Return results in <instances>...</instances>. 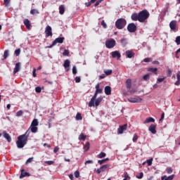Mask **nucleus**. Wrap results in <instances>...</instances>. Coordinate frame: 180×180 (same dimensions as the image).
<instances>
[{
  "label": "nucleus",
  "instance_id": "f257e3e1",
  "mask_svg": "<svg viewBox=\"0 0 180 180\" xmlns=\"http://www.w3.org/2000/svg\"><path fill=\"white\" fill-rule=\"evenodd\" d=\"M29 134H30V131L27 130L24 134L18 137V141H16L18 148H23V147L27 144Z\"/></svg>",
  "mask_w": 180,
  "mask_h": 180
},
{
  "label": "nucleus",
  "instance_id": "f03ea898",
  "mask_svg": "<svg viewBox=\"0 0 180 180\" xmlns=\"http://www.w3.org/2000/svg\"><path fill=\"white\" fill-rule=\"evenodd\" d=\"M127 23V21L124 18H119L115 22V27L117 29H119L120 30H122L126 26Z\"/></svg>",
  "mask_w": 180,
  "mask_h": 180
},
{
  "label": "nucleus",
  "instance_id": "7ed1b4c3",
  "mask_svg": "<svg viewBox=\"0 0 180 180\" xmlns=\"http://www.w3.org/2000/svg\"><path fill=\"white\" fill-rule=\"evenodd\" d=\"M139 22H143L145 20H146V19H148V17L150 16V13H148V11H147V10H143L139 12Z\"/></svg>",
  "mask_w": 180,
  "mask_h": 180
},
{
  "label": "nucleus",
  "instance_id": "20e7f679",
  "mask_svg": "<svg viewBox=\"0 0 180 180\" xmlns=\"http://www.w3.org/2000/svg\"><path fill=\"white\" fill-rule=\"evenodd\" d=\"M38 126H39V121L37 120V119L33 120L30 128L28 129L30 133V131H32V133H37V127Z\"/></svg>",
  "mask_w": 180,
  "mask_h": 180
},
{
  "label": "nucleus",
  "instance_id": "39448f33",
  "mask_svg": "<svg viewBox=\"0 0 180 180\" xmlns=\"http://www.w3.org/2000/svg\"><path fill=\"white\" fill-rule=\"evenodd\" d=\"M64 37H58L53 41L51 45L46 46V49H51V47H53V46H56V44H58V43L62 44V43H64Z\"/></svg>",
  "mask_w": 180,
  "mask_h": 180
},
{
  "label": "nucleus",
  "instance_id": "423d86ee",
  "mask_svg": "<svg viewBox=\"0 0 180 180\" xmlns=\"http://www.w3.org/2000/svg\"><path fill=\"white\" fill-rule=\"evenodd\" d=\"M116 46V41L115 39H110L105 41V47L107 49H113Z\"/></svg>",
  "mask_w": 180,
  "mask_h": 180
},
{
  "label": "nucleus",
  "instance_id": "0eeeda50",
  "mask_svg": "<svg viewBox=\"0 0 180 180\" xmlns=\"http://www.w3.org/2000/svg\"><path fill=\"white\" fill-rule=\"evenodd\" d=\"M127 30L129 33H134L137 30V26H136L135 23H130L127 26Z\"/></svg>",
  "mask_w": 180,
  "mask_h": 180
},
{
  "label": "nucleus",
  "instance_id": "6e6552de",
  "mask_svg": "<svg viewBox=\"0 0 180 180\" xmlns=\"http://www.w3.org/2000/svg\"><path fill=\"white\" fill-rule=\"evenodd\" d=\"M127 101L130 102V103H140L143 99L140 97L136 98H129Z\"/></svg>",
  "mask_w": 180,
  "mask_h": 180
},
{
  "label": "nucleus",
  "instance_id": "1a4fd4ad",
  "mask_svg": "<svg viewBox=\"0 0 180 180\" xmlns=\"http://www.w3.org/2000/svg\"><path fill=\"white\" fill-rule=\"evenodd\" d=\"M45 34L46 37H51V36H53L52 29L49 25L46 26L45 28Z\"/></svg>",
  "mask_w": 180,
  "mask_h": 180
},
{
  "label": "nucleus",
  "instance_id": "9d476101",
  "mask_svg": "<svg viewBox=\"0 0 180 180\" xmlns=\"http://www.w3.org/2000/svg\"><path fill=\"white\" fill-rule=\"evenodd\" d=\"M96 96H98V93L95 91L94 95L91 98V101L89 103V108H92V106H95V100L96 99Z\"/></svg>",
  "mask_w": 180,
  "mask_h": 180
},
{
  "label": "nucleus",
  "instance_id": "9b49d317",
  "mask_svg": "<svg viewBox=\"0 0 180 180\" xmlns=\"http://www.w3.org/2000/svg\"><path fill=\"white\" fill-rule=\"evenodd\" d=\"M96 96H98V93L95 91L94 95L91 98V101L89 103V108H92V106H95V100L96 99Z\"/></svg>",
  "mask_w": 180,
  "mask_h": 180
},
{
  "label": "nucleus",
  "instance_id": "f8f14e48",
  "mask_svg": "<svg viewBox=\"0 0 180 180\" xmlns=\"http://www.w3.org/2000/svg\"><path fill=\"white\" fill-rule=\"evenodd\" d=\"M111 56L112 58H117V60H120V58L122 57V55L120 54V52L119 51H115L111 52Z\"/></svg>",
  "mask_w": 180,
  "mask_h": 180
},
{
  "label": "nucleus",
  "instance_id": "ddd939ff",
  "mask_svg": "<svg viewBox=\"0 0 180 180\" xmlns=\"http://www.w3.org/2000/svg\"><path fill=\"white\" fill-rule=\"evenodd\" d=\"M109 168V165H104L102 167H101L99 169L96 170V172L98 174H101V172H105L106 169Z\"/></svg>",
  "mask_w": 180,
  "mask_h": 180
},
{
  "label": "nucleus",
  "instance_id": "4468645a",
  "mask_svg": "<svg viewBox=\"0 0 180 180\" xmlns=\"http://www.w3.org/2000/svg\"><path fill=\"white\" fill-rule=\"evenodd\" d=\"M70 60L68 59H66L63 63V67L64 68H65L67 72L70 71Z\"/></svg>",
  "mask_w": 180,
  "mask_h": 180
},
{
  "label": "nucleus",
  "instance_id": "2eb2a0df",
  "mask_svg": "<svg viewBox=\"0 0 180 180\" xmlns=\"http://www.w3.org/2000/svg\"><path fill=\"white\" fill-rule=\"evenodd\" d=\"M127 129V124H124L123 126H120L117 129L118 134H123V131Z\"/></svg>",
  "mask_w": 180,
  "mask_h": 180
},
{
  "label": "nucleus",
  "instance_id": "dca6fc26",
  "mask_svg": "<svg viewBox=\"0 0 180 180\" xmlns=\"http://www.w3.org/2000/svg\"><path fill=\"white\" fill-rule=\"evenodd\" d=\"M125 56L127 57V58H133V57H134V52L130 50L126 51Z\"/></svg>",
  "mask_w": 180,
  "mask_h": 180
},
{
  "label": "nucleus",
  "instance_id": "f3484780",
  "mask_svg": "<svg viewBox=\"0 0 180 180\" xmlns=\"http://www.w3.org/2000/svg\"><path fill=\"white\" fill-rule=\"evenodd\" d=\"M25 176H30V174L28 172H25V169H21V174L20 175V179L25 178Z\"/></svg>",
  "mask_w": 180,
  "mask_h": 180
},
{
  "label": "nucleus",
  "instance_id": "a211bd4d",
  "mask_svg": "<svg viewBox=\"0 0 180 180\" xmlns=\"http://www.w3.org/2000/svg\"><path fill=\"white\" fill-rule=\"evenodd\" d=\"M156 129V126L154 124H151L148 130L149 131H150V133H152V134H155V133H157V130H155Z\"/></svg>",
  "mask_w": 180,
  "mask_h": 180
},
{
  "label": "nucleus",
  "instance_id": "6ab92c4d",
  "mask_svg": "<svg viewBox=\"0 0 180 180\" xmlns=\"http://www.w3.org/2000/svg\"><path fill=\"white\" fill-rule=\"evenodd\" d=\"M104 92L105 95H110L112 94V88L109 86H106L104 88Z\"/></svg>",
  "mask_w": 180,
  "mask_h": 180
},
{
  "label": "nucleus",
  "instance_id": "aec40b11",
  "mask_svg": "<svg viewBox=\"0 0 180 180\" xmlns=\"http://www.w3.org/2000/svg\"><path fill=\"white\" fill-rule=\"evenodd\" d=\"M19 71H20V63H17L13 70V74H16Z\"/></svg>",
  "mask_w": 180,
  "mask_h": 180
},
{
  "label": "nucleus",
  "instance_id": "412c9836",
  "mask_svg": "<svg viewBox=\"0 0 180 180\" xmlns=\"http://www.w3.org/2000/svg\"><path fill=\"white\" fill-rule=\"evenodd\" d=\"M169 27L172 30H175V29L176 28V21L172 20V22H170Z\"/></svg>",
  "mask_w": 180,
  "mask_h": 180
},
{
  "label": "nucleus",
  "instance_id": "4be33fe9",
  "mask_svg": "<svg viewBox=\"0 0 180 180\" xmlns=\"http://www.w3.org/2000/svg\"><path fill=\"white\" fill-rule=\"evenodd\" d=\"M3 136L4 139H6L7 141H8V143H11V141H12V139L11 138V135H9V134L6 132H4Z\"/></svg>",
  "mask_w": 180,
  "mask_h": 180
},
{
  "label": "nucleus",
  "instance_id": "5701e85b",
  "mask_svg": "<svg viewBox=\"0 0 180 180\" xmlns=\"http://www.w3.org/2000/svg\"><path fill=\"white\" fill-rule=\"evenodd\" d=\"M154 122H155V120L151 117H149L146 118L143 123L144 124H147V123H154Z\"/></svg>",
  "mask_w": 180,
  "mask_h": 180
},
{
  "label": "nucleus",
  "instance_id": "b1692460",
  "mask_svg": "<svg viewBox=\"0 0 180 180\" xmlns=\"http://www.w3.org/2000/svg\"><path fill=\"white\" fill-rule=\"evenodd\" d=\"M103 99V96H100V97L97 98L96 99L94 105H95V106H99V103H101L102 102Z\"/></svg>",
  "mask_w": 180,
  "mask_h": 180
},
{
  "label": "nucleus",
  "instance_id": "393cba45",
  "mask_svg": "<svg viewBox=\"0 0 180 180\" xmlns=\"http://www.w3.org/2000/svg\"><path fill=\"white\" fill-rule=\"evenodd\" d=\"M174 176H175V175H174V174H172L169 176H163L161 177V179L162 180H172V179H174Z\"/></svg>",
  "mask_w": 180,
  "mask_h": 180
},
{
  "label": "nucleus",
  "instance_id": "a878e982",
  "mask_svg": "<svg viewBox=\"0 0 180 180\" xmlns=\"http://www.w3.org/2000/svg\"><path fill=\"white\" fill-rule=\"evenodd\" d=\"M131 19H132V20H134V21H137V20H139V14H137V13H133L132 15H131Z\"/></svg>",
  "mask_w": 180,
  "mask_h": 180
},
{
  "label": "nucleus",
  "instance_id": "bb28decb",
  "mask_svg": "<svg viewBox=\"0 0 180 180\" xmlns=\"http://www.w3.org/2000/svg\"><path fill=\"white\" fill-rule=\"evenodd\" d=\"M65 12V7L64 6V5H61L59 7V13L60 15H64V13Z\"/></svg>",
  "mask_w": 180,
  "mask_h": 180
},
{
  "label": "nucleus",
  "instance_id": "cd10ccee",
  "mask_svg": "<svg viewBox=\"0 0 180 180\" xmlns=\"http://www.w3.org/2000/svg\"><path fill=\"white\" fill-rule=\"evenodd\" d=\"M127 89H130L131 88V79H127L126 81Z\"/></svg>",
  "mask_w": 180,
  "mask_h": 180
},
{
  "label": "nucleus",
  "instance_id": "c85d7f7f",
  "mask_svg": "<svg viewBox=\"0 0 180 180\" xmlns=\"http://www.w3.org/2000/svg\"><path fill=\"white\" fill-rule=\"evenodd\" d=\"M99 86H100L99 84H97L96 85V94H102V92H103V89H100Z\"/></svg>",
  "mask_w": 180,
  "mask_h": 180
},
{
  "label": "nucleus",
  "instance_id": "c756f323",
  "mask_svg": "<svg viewBox=\"0 0 180 180\" xmlns=\"http://www.w3.org/2000/svg\"><path fill=\"white\" fill-rule=\"evenodd\" d=\"M24 25L26 26L27 29H30V21L27 19L24 20Z\"/></svg>",
  "mask_w": 180,
  "mask_h": 180
},
{
  "label": "nucleus",
  "instance_id": "7c9ffc66",
  "mask_svg": "<svg viewBox=\"0 0 180 180\" xmlns=\"http://www.w3.org/2000/svg\"><path fill=\"white\" fill-rule=\"evenodd\" d=\"M148 71H150V72H153V74H157V71H158V69L157 68H149L148 69Z\"/></svg>",
  "mask_w": 180,
  "mask_h": 180
},
{
  "label": "nucleus",
  "instance_id": "2f4dec72",
  "mask_svg": "<svg viewBox=\"0 0 180 180\" xmlns=\"http://www.w3.org/2000/svg\"><path fill=\"white\" fill-rule=\"evenodd\" d=\"M30 13H31V15H39V13H40V12L37 9H32L30 11Z\"/></svg>",
  "mask_w": 180,
  "mask_h": 180
},
{
  "label": "nucleus",
  "instance_id": "473e14b6",
  "mask_svg": "<svg viewBox=\"0 0 180 180\" xmlns=\"http://www.w3.org/2000/svg\"><path fill=\"white\" fill-rule=\"evenodd\" d=\"M79 140H82L83 141H85V140H86V136L84 135V134H81L79 136Z\"/></svg>",
  "mask_w": 180,
  "mask_h": 180
},
{
  "label": "nucleus",
  "instance_id": "72a5a7b5",
  "mask_svg": "<svg viewBox=\"0 0 180 180\" xmlns=\"http://www.w3.org/2000/svg\"><path fill=\"white\" fill-rule=\"evenodd\" d=\"M8 57H9V51L6 50L4 51V60L8 58Z\"/></svg>",
  "mask_w": 180,
  "mask_h": 180
},
{
  "label": "nucleus",
  "instance_id": "f704fd0d",
  "mask_svg": "<svg viewBox=\"0 0 180 180\" xmlns=\"http://www.w3.org/2000/svg\"><path fill=\"white\" fill-rule=\"evenodd\" d=\"M112 72H113V70H105L104 73L105 75H111Z\"/></svg>",
  "mask_w": 180,
  "mask_h": 180
},
{
  "label": "nucleus",
  "instance_id": "c9c22d12",
  "mask_svg": "<svg viewBox=\"0 0 180 180\" xmlns=\"http://www.w3.org/2000/svg\"><path fill=\"white\" fill-rule=\"evenodd\" d=\"M76 120H82V115H81V113H79V112L77 113Z\"/></svg>",
  "mask_w": 180,
  "mask_h": 180
},
{
  "label": "nucleus",
  "instance_id": "e433bc0d",
  "mask_svg": "<svg viewBox=\"0 0 180 180\" xmlns=\"http://www.w3.org/2000/svg\"><path fill=\"white\" fill-rule=\"evenodd\" d=\"M128 91L131 95H133L134 94H136V92H137V89H128Z\"/></svg>",
  "mask_w": 180,
  "mask_h": 180
},
{
  "label": "nucleus",
  "instance_id": "4c0bfd02",
  "mask_svg": "<svg viewBox=\"0 0 180 180\" xmlns=\"http://www.w3.org/2000/svg\"><path fill=\"white\" fill-rule=\"evenodd\" d=\"M143 79L144 81H148V79H150V74L145 75L143 77Z\"/></svg>",
  "mask_w": 180,
  "mask_h": 180
},
{
  "label": "nucleus",
  "instance_id": "58836bf2",
  "mask_svg": "<svg viewBox=\"0 0 180 180\" xmlns=\"http://www.w3.org/2000/svg\"><path fill=\"white\" fill-rule=\"evenodd\" d=\"M173 171H174V170L172 169V167H167V168L166 169V172H167V173L169 174H172Z\"/></svg>",
  "mask_w": 180,
  "mask_h": 180
},
{
  "label": "nucleus",
  "instance_id": "ea45409f",
  "mask_svg": "<svg viewBox=\"0 0 180 180\" xmlns=\"http://www.w3.org/2000/svg\"><path fill=\"white\" fill-rule=\"evenodd\" d=\"M104 157H106V153L101 152L99 155H98V158H103Z\"/></svg>",
  "mask_w": 180,
  "mask_h": 180
},
{
  "label": "nucleus",
  "instance_id": "a19ab883",
  "mask_svg": "<svg viewBox=\"0 0 180 180\" xmlns=\"http://www.w3.org/2000/svg\"><path fill=\"white\" fill-rule=\"evenodd\" d=\"M121 43H122V46H126L127 44V39H121Z\"/></svg>",
  "mask_w": 180,
  "mask_h": 180
},
{
  "label": "nucleus",
  "instance_id": "79ce46f5",
  "mask_svg": "<svg viewBox=\"0 0 180 180\" xmlns=\"http://www.w3.org/2000/svg\"><path fill=\"white\" fill-rule=\"evenodd\" d=\"M35 92H37V94H40L41 92V87L40 86H37L35 88Z\"/></svg>",
  "mask_w": 180,
  "mask_h": 180
},
{
  "label": "nucleus",
  "instance_id": "37998d69",
  "mask_svg": "<svg viewBox=\"0 0 180 180\" xmlns=\"http://www.w3.org/2000/svg\"><path fill=\"white\" fill-rule=\"evenodd\" d=\"M139 139V136H137V134H134V137H133V139H132V141L134 142V143H136V141H137V139Z\"/></svg>",
  "mask_w": 180,
  "mask_h": 180
},
{
  "label": "nucleus",
  "instance_id": "c03bdc74",
  "mask_svg": "<svg viewBox=\"0 0 180 180\" xmlns=\"http://www.w3.org/2000/svg\"><path fill=\"white\" fill-rule=\"evenodd\" d=\"M22 115H23V111H22V110H19L18 112H16V116L18 117L22 116Z\"/></svg>",
  "mask_w": 180,
  "mask_h": 180
},
{
  "label": "nucleus",
  "instance_id": "a18cd8bd",
  "mask_svg": "<svg viewBox=\"0 0 180 180\" xmlns=\"http://www.w3.org/2000/svg\"><path fill=\"white\" fill-rule=\"evenodd\" d=\"M101 25L104 29H106V27H108V25H106V22H105V20L101 21Z\"/></svg>",
  "mask_w": 180,
  "mask_h": 180
},
{
  "label": "nucleus",
  "instance_id": "49530a36",
  "mask_svg": "<svg viewBox=\"0 0 180 180\" xmlns=\"http://www.w3.org/2000/svg\"><path fill=\"white\" fill-rule=\"evenodd\" d=\"M15 54L16 57L19 56V55L20 54V49L15 50Z\"/></svg>",
  "mask_w": 180,
  "mask_h": 180
},
{
  "label": "nucleus",
  "instance_id": "de8ad7c7",
  "mask_svg": "<svg viewBox=\"0 0 180 180\" xmlns=\"http://www.w3.org/2000/svg\"><path fill=\"white\" fill-rule=\"evenodd\" d=\"M77 67L76 66H73V68H72V74L74 75H75L77 74Z\"/></svg>",
  "mask_w": 180,
  "mask_h": 180
},
{
  "label": "nucleus",
  "instance_id": "09e8293b",
  "mask_svg": "<svg viewBox=\"0 0 180 180\" xmlns=\"http://www.w3.org/2000/svg\"><path fill=\"white\" fill-rule=\"evenodd\" d=\"M75 81L77 84H78L79 82H81V77H76L75 78Z\"/></svg>",
  "mask_w": 180,
  "mask_h": 180
},
{
  "label": "nucleus",
  "instance_id": "8fccbe9b",
  "mask_svg": "<svg viewBox=\"0 0 180 180\" xmlns=\"http://www.w3.org/2000/svg\"><path fill=\"white\" fill-rule=\"evenodd\" d=\"M45 164H48V165H53L54 164V161L53 160L46 161Z\"/></svg>",
  "mask_w": 180,
  "mask_h": 180
},
{
  "label": "nucleus",
  "instance_id": "3c124183",
  "mask_svg": "<svg viewBox=\"0 0 180 180\" xmlns=\"http://www.w3.org/2000/svg\"><path fill=\"white\" fill-rule=\"evenodd\" d=\"M33 162V158H30L27 160L25 164H30V162Z\"/></svg>",
  "mask_w": 180,
  "mask_h": 180
},
{
  "label": "nucleus",
  "instance_id": "603ef678",
  "mask_svg": "<svg viewBox=\"0 0 180 180\" xmlns=\"http://www.w3.org/2000/svg\"><path fill=\"white\" fill-rule=\"evenodd\" d=\"M176 43L177 46H179V44H180V36L176 37Z\"/></svg>",
  "mask_w": 180,
  "mask_h": 180
},
{
  "label": "nucleus",
  "instance_id": "864d4df0",
  "mask_svg": "<svg viewBox=\"0 0 180 180\" xmlns=\"http://www.w3.org/2000/svg\"><path fill=\"white\" fill-rule=\"evenodd\" d=\"M143 176H144V174L143 172H141L139 176H136V178L138 179H141L143 178Z\"/></svg>",
  "mask_w": 180,
  "mask_h": 180
},
{
  "label": "nucleus",
  "instance_id": "5fc2aeb1",
  "mask_svg": "<svg viewBox=\"0 0 180 180\" xmlns=\"http://www.w3.org/2000/svg\"><path fill=\"white\" fill-rule=\"evenodd\" d=\"M151 61V58H146L143 59V63H150Z\"/></svg>",
  "mask_w": 180,
  "mask_h": 180
},
{
  "label": "nucleus",
  "instance_id": "6e6d98bb",
  "mask_svg": "<svg viewBox=\"0 0 180 180\" xmlns=\"http://www.w3.org/2000/svg\"><path fill=\"white\" fill-rule=\"evenodd\" d=\"M68 54H70L68 50L65 49L64 52L63 53V56H68Z\"/></svg>",
  "mask_w": 180,
  "mask_h": 180
},
{
  "label": "nucleus",
  "instance_id": "4d7b16f0",
  "mask_svg": "<svg viewBox=\"0 0 180 180\" xmlns=\"http://www.w3.org/2000/svg\"><path fill=\"white\" fill-rule=\"evenodd\" d=\"M147 164L150 167L153 164V159L148 160Z\"/></svg>",
  "mask_w": 180,
  "mask_h": 180
},
{
  "label": "nucleus",
  "instance_id": "13d9d810",
  "mask_svg": "<svg viewBox=\"0 0 180 180\" xmlns=\"http://www.w3.org/2000/svg\"><path fill=\"white\" fill-rule=\"evenodd\" d=\"M75 178H79V171L75 172Z\"/></svg>",
  "mask_w": 180,
  "mask_h": 180
},
{
  "label": "nucleus",
  "instance_id": "bf43d9fd",
  "mask_svg": "<svg viewBox=\"0 0 180 180\" xmlns=\"http://www.w3.org/2000/svg\"><path fill=\"white\" fill-rule=\"evenodd\" d=\"M101 2H103V0H97L95 4V6H98Z\"/></svg>",
  "mask_w": 180,
  "mask_h": 180
},
{
  "label": "nucleus",
  "instance_id": "052dcab7",
  "mask_svg": "<svg viewBox=\"0 0 180 180\" xmlns=\"http://www.w3.org/2000/svg\"><path fill=\"white\" fill-rule=\"evenodd\" d=\"M98 164H100V165H102V164H104V162H106V160H98Z\"/></svg>",
  "mask_w": 180,
  "mask_h": 180
},
{
  "label": "nucleus",
  "instance_id": "680f3d73",
  "mask_svg": "<svg viewBox=\"0 0 180 180\" xmlns=\"http://www.w3.org/2000/svg\"><path fill=\"white\" fill-rule=\"evenodd\" d=\"M9 2H11V0H4L6 6H9Z\"/></svg>",
  "mask_w": 180,
  "mask_h": 180
},
{
  "label": "nucleus",
  "instance_id": "e2e57ef3",
  "mask_svg": "<svg viewBox=\"0 0 180 180\" xmlns=\"http://www.w3.org/2000/svg\"><path fill=\"white\" fill-rule=\"evenodd\" d=\"M58 150H60V148L58 146H56L53 149V153H58Z\"/></svg>",
  "mask_w": 180,
  "mask_h": 180
},
{
  "label": "nucleus",
  "instance_id": "0e129e2a",
  "mask_svg": "<svg viewBox=\"0 0 180 180\" xmlns=\"http://www.w3.org/2000/svg\"><path fill=\"white\" fill-rule=\"evenodd\" d=\"M85 165H86V164H94V161L93 160H87L85 162Z\"/></svg>",
  "mask_w": 180,
  "mask_h": 180
},
{
  "label": "nucleus",
  "instance_id": "69168bd1",
  "mask_svg": "<svg viewBox=\"0 0 180 180\" xmlns=\"http://www.w3.org/2000/svg\"><path fill=\"white\" fill-rule=\"evenodd\" d=\"M32 76L34 77H36V68H33Z\"/></svg>",
  "mask_w": 180,
  "mask_h": 180
},
{
  "label": "nucleus",
  "instance_id": "338daca9",
  "mask_svg": "<svg viewBox=\"0 0 180 180\" xmlns=\"http://www.w3.org/2000/svg\"><path fill=\"white\" fill-rule=\"evenodd\" d=\"M164 79H165V77H163V78H158V82H162V81H164Z\"/></svg>",
  "mask_w": 180,
  "mask_h": 180
},
{
  "label": "nucleus",
  "instance_id": "774afa93",
  "mask_svg": "<svg viewBox=\"0 0 180 180\" xmlns=\"http://www.w3.org/2000/svg\"><path fill=\"white\" fill-rule=\"evenodd\" d=\"M176 78H177V81H180V74L179 73L176 74Z\"/></svg>",
  "mask_w": 180,
  "mask_h": 180
}]
</instances>
